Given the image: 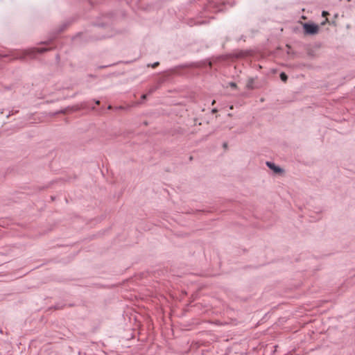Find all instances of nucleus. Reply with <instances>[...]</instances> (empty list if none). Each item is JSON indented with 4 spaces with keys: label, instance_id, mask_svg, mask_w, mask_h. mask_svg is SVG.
Listing matches in <instances>:
<instances>
[{
    "label": "nucleus",
    "instance_id": "1",
    "mask_svg": "<svg viewBox=\"0 0 355 355\" xmlns=\"http://www.w3.org/2000/svg\"><path fill=\"white\" fill-rule=\"evenodd\" d=\"M47 49L45 48H37L25 50L22 52L15 53L11 55L10 60L24 59L26 55H31L34 54L35 52L42 53L46 51Z\"/></svg>",
    "mask_w": 355,
    "mask_h": 355
},
{
    "label": "nucleus",
    "instance_id": "2",
    "mask_svg": "<svg viewBox=\"0 0 355 355\" xmlns=\"http://www.w3.org/2000/svg\"><path fill=\"white\" fill-rule=\"evenodd\" d=\"M304 32L306 35H315L319 32V26L315 24H303Z\"/></svg>",
    "mask_w": 355,
    "mask_h": 355
},
{
    "label": "nucleus",
    "instance_id": "3",
    "mask_svg": "<svg viewBox=\"0 0 355 355\" xmlns=\"http://www.w3.org/2000/svg\"><path fill=\"white\" fill-rule=\"evenodd\" d=\"M267 166L272 170L275 173H282L284 172V170L281 168L280 167L276 166L274 163L270 162H266Z\"/></svg>",
    "mask_w": 355,
    "mask_h": 355
},
{
    "label": "nucleus",
    "instance_id": "4",
    "mask_svg": "<svg viewBox=\"0 0 355 355\" xmlns=\"http://www.w3.org/2000/svg\"><path fill=\"white\" fill-rule=\"evenodd\" d=\"M247 55V53L245 51H239L238 52H235L233 54V56L235 57V58H243L245 56Z\"/></svg>",
    "mask_w": 355,
    "mask_h": 355
},
{
    "label": "nucleus",
    "instance_id": "5",
    "mask_svg": "<svg viewBox=\"0 0 355 355\" xmlns=\"http://www.w3.org/2000/svg\"><path fill=\"white\" fill-rule=\"evenodd\" d=\"M280 78L282 81L286 82V80L288 79V76L284 72H282L280 73Z\"/></svg>",
    "mask_w": 355,
    "mask_h": 355
},
{
    "label": "nucleus",
    "instance_id": "6",
    "mask_svg": "<svg viewBox=\"0 0 355 355\" xmlns=\"http://www.w3.org/2000/svg\"><path fill=\"white\" fill-rule=\"evenodd\" d=\"M159 62H154L153 64H150V67L152 68H155L157 66H159ZM148 67H150V64H148Z\"/></svg>",
    "mask_w": 355,
    "mask_h": 355
},
{
    "label": "nucleus",
    "instance_id": "7",
    "mask_svg": "<svg viewBox=\"0 0 355 355\" xmlns=\"http://www.w3.org/2000/svg\"><path fill=\"white\" fill-rule=\"evenodd\" d=\"M157 89V87H153L149 89V94H152L153 92H155Z\"/></svg>",
    "mask_w": 355,
    "mask_h": 355
},
{
    "label": "nucleus",
    "instance_id": "8",
    "mask_svg": "<svg viewBox=\"0 0 355 355\" xmlns=\"http://www.w3.org/2000/svg\"><path fill=\"white\" fill-rule=\"evenodd\" d=\"M322 16L325 17L329 15V12L327 11H322Z\"/></svg>",
    "mask_w": 355,
    "mask_h": 355
},
{
    "label": "nucleus",
    "instance_id": "9",
    "mask_svg": "<svg viewBox=\"0 0 355 355\" xmlns=\"http://www.w3.org/2000/svg\"><path fill=\"white\" fill-rule=\"evenodd\" d=\"M230 85L232 87H236V85L235 83H230Z\"/></svg>",
    "mask_w": 355,
    "mask_h": 355
},
{
    "label": "nucleus",
    "instance_id": "10",
    "mask_svg": "<svg viewBox=\"0 0 355 355\" xmlns=\"http://www.w3.org/2000/svg\"><path fill=\"white\" fill-rule=\"evenodd\" d=\"M146 96H147L146 94H143V95L141 96V99H142V100H145V99L146 98Z\"/></svg>",
    "mask_w": 355,
    "mask_h": 355
},
{
    "label": "nucleus",
    "instance_id": "11",
    "mask_svg": "<svg viewBox=\"0 0 355 355\" xmlns=\"http://www.w3.org/2000/svg\"><path fill=\"white\" fill-rule=\"evenodd\" d=\"M218 112V110H217V109H216V108H214V109H213V110H211V112H212V113H216V112Z\"/></svg>",
    "mask_w": 355,
    "mask_h": 355
},
{
    "label": "nucleus",
    "instance_id": "12",
    "mask_svg": "<svg viewBox=\"0 0 355 355\" xmlns=\"http://www.w3.org/2000/svg\"><path fill=\"white\" fill-rule=\"evenodd\" d=\"M116 109L124 110L125 108L123 107H122V106H120V107H116Z\"/></svg>",
    "mask_w": 355,
    "mask_h": 355
},
{
    "label": "nucleus",
    "instance_id": "13",
    "mask_svg": "<svg viewBox=\"0 0 355 355\" xmlns=\"http://www.w3.org/2000/svg\"><path fill=\"white\" fill-rule=\"evenodd\" d=\"M223 147H224L225 148H227V143H224V144H223Z\"/></svg>",
    "mask_w": 355,
    "mask_h": 355
},
{
    "label": "nucleus",
    "instance_id": "14",
    "mask_svg": "<svg viewBox=\"0 0 355 355\" xmlns=\"http://www.w3.org/2000/svg\"><path fill=\"white\" fill-rule=\"evenodd\" d=\"M6 56H7V55H2V54H1V55H0V57H1V58H5V57H6Z\"/></svg>",
    "mask_w": 355,
    "mask_h": 355
},
{
    "label": "nucleus",
    "instance_id": "15",
    "mask_svg": "<svg viewBox=\"0 0 355 355\" xmlns=\"http://www.w3.org/2000/svg\"><path fill=\"white\" fill-rule=\"evenodd\" d=\"M215 103H216V101H215V100H214V101H212V103H211V105H214V104H215Z\"/></svg>",
    "mask_w": 355,
    "mask_h": 355
},
{
    "label": "nucleus",
    "instance_id": "16",
    "mask_svg": "<svg viewBox=\"0 0 355 355\" xmlns=\"http://www.w3.org/2000/svg\"><path fill=\"white\" fill-rule=\"evenodd\" d=\"M100 103V101H96V104L98 105Z\"/></svg>",
    "mask_w": 355,
    "mask_h": 355
},
{
    "label": "nucleus",
    "instance_id": "17",
    "mask_svg": "<svg viewBox=\"0 0 355 355\" xmlns=\"http://www.w3.org/2000/svg\"><path fill=\"white\" fill-rule=\"evenodd\" d=\"M107 109H109V110L112 109V106H111V105H109V106H108V107H107Z\"/></svg>",
    "mask_w": 355,
    "mask_h": 355
}]
</instances>
